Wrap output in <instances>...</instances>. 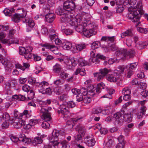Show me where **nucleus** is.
I'll list each match as a JSON object with an SVG mask.
<instances>
[{
  "label": "nucleus",
  "mask_w": 148,
  "mask_h": 148,
  "mask_svg": "<svg viewBox=\"0 0 148 148\" xmlns=\"http://www.w3.org/2000/svg\"><path fill=\"white\" fill-rule=\"evenodd\" d=\"M136 2L137 0H125L123 4L125 5H130L128 8L129 12L127 16L133 22L136 23V25L138 26L140 23L139 21L141 14H144V11L142 9V2L140 1L138 2L136 8L132 6L134 5Z\"/></svg>",
  "instance_id": "nucleus-1"
},
{
  "label": "nucleus",
  "mask_w": 148,
  "mask_h": 148,
  "mask_svg": "<svg viewBox=\"0 0 148 148\" xmlns=\"http://www.w3.org/2000/svg\"><path fill=\"white\" fill-rule=\"evenodd\" d=\"M58 130H54L52 133V136L49 137V139L51 140L53 143V147L55 148H69V145L66 140H64L60 142L58 139L60 135Z\"/></svg>",
  "instance_id": "nucleus-2"
},
{
  "label": "nucleus",
  "mask_w": 148,
  "mask_h": 148,
  "mask_svg": "<svg viewBox=\"0 0 148 148\" xmlns=\"http://www.w3.org/2000/svg\"><path fill=\"white\" fill-rule=\"evenodd\" d=\"M52 110L51 107H49L47 108L43 107L41 108L40 112L42 114V118L44 120L42 123V126L44 129H49L50 127V121L52 120L51 114Z\"/></svg>",
  "instance_id": "nucleus-3"
},
{
  "label": "nucleus",
  "mask_w": 148,
  "mask_h": 148,
  "mask_svg": "<svg viewBox=\"0 0 148 148\" xmlns=\"http://www.w3.org/2000/svg\"><path fill=\"white\" fill-rule=\"evenodd\" d=\"M56 12L61 16L60 18L61 22L66 23H68L70 25H73V21L72 20L73 16L70 12H64V10L60 8L56 10Z\"/></svg>",
  "instance_id": "nucleus-4"
},
{
  "label": "nucleus",
  "mask_w": 148,
  "mask_h": 148,
  "mask_svg": "<svg viewBox=\"0 0 148 148\" xmlns=\"http://www.w3.org/2000/svg\"><path fill=\"white\" fill-rule=\"evenodd\" d=\"M75 26V29L77 32L84 34L85 36L87 37H90L91 36L95 35L97 33L96 31L91 29L90 30H87V29L84 28L83 24H79L78 25H73Z\"/></svg>",
  "instance_id": "nucleus-5"
},
{
  "label": "nucleus",
  "mask_w": 148,
  "mask_h": 148,
  "mask_svg": "<svg viewBox=\"0 0 148 148\" xmlns=\"http://www.w3.org/2000/svg\"><path fill=\"white\" fill-rule=\"evenodd\" d=\"M135 54V51L133 49H130L127 51L126 49H119L115 53V54L116 56L125 58L128 57L131 58H132L134 57Z\"/></svg>",
  "instance_id": "nucleus-6"
},
{
  "label": "nucleus",
  "mask_w": 148,
  "mask_h": 148,
  "mask_svg": "<svg viewBox=\"0 0 148 148\" xmlns=\"http://www.w3.org/2000/svg\"><path fill=\"white\" fill-rule=\"evenodd\" d=\"M33 49L32 47L30 46L25 47H20L19 49V51L20 55H23L27 60L32 58V54L31 53Z\"/></svg>",
  "instance_id": "nucleus-7"
},
{
  "label": "nucleus",
  "mask_w": 148,
  "mask_h": 148,
  "mask_svg": "<svg viewBox=\"0 0 148 148\" xmlns=\"http://www.w3.org/2000/svg\"><path fill=\"white\" fill-rule=\"evenodd\" d=\"M60 110H57V112L58 114H62V117L65 120H66L70 117L71 115V113L69 111L68 108L64 105H60Z\"/></svg>",
  "instance_id": "nucleus-8"
},
{
  "label": "nucleus",
  "mask_w": 148,
  "mask_h": 148,
  "mask_svg": "<svg viewBox=\"0 0 148 148\" xmlns=\"http://www.w3.org/2000/svg\"><path fill=\"white\" fill-rule=\"evenodd\" d=\"M109 71L106 68L102 69L99 70V72L94 73L93 75L95 77H97V79L98 81H100L103 79Z\"/></svg>",
  "instance_id": "nucleus-9"
},
{
  "label": "nucleus",
  "mask_w": 148,
  "mask_h": 148,
  "mask_svg": "<svg viewBox=\"0 0 148 148\" xmlns=\"http://www.w3.org/2000/svg\"><path fill=\"white\" fill-rule=\"evenodd\" d=\"M75 7V4L71 0H68L65 2L63 5V9L68 12L73 10Z\"/></svg>",
  "instance_id": "nucleus-10"
},
{
  "label": "nucleus",
  "mask_w": 148,
  "mask_h": 148,
  "mask_svg": "<svg viewBox=\"0 0 148 148\" xmlns=\"http://www.w3.org/2000/svg\"><path fill=\"white\" fill-rule=\"evenodd\" d=\"M124 113V111L122 110L119 112L114 113L113 115V117L115 119V121L119 125H121L124 121L123 118V114Z\"/></svg>",
  "instance_id": "nucleus-11"
},
{
  "label": "nucleus",
  "mask_w": 148,
  "mask_h": 148,
  "mask_svg": "<svg viewBox=\"0 0 148 148\" xmlns=\"http://www.w3.org/2000/svg\"><path fill=\"white\" fill-rule=\"evenodd\" d=\"M10 121L11 123L12 124L14 127L17 129L20 128L25 123V122L24 120L18 119H13Z\"/></svg>",
  "instance_id": "nucleus-12"
},
{
  "label": "nucleus",
  "mask_w": 148,
  "mask_h": 148,
  "mask_svg": "<svg viewBox=\"0 0 148 148\" xmlns=\"http://www.w3.org/2000/svg\"><path fill=\"white\" fill-rule=\"evenodd\" d=\"M84 142L88 146L92 147L95 144L96 141L92 135L87 136L84 138Z\"/></svg>",
  "instance_id": "nucleus-13"
},
{
  "label": "nucleus",
  "mask_w": 148,
  "mask_h": 148,
  "mask_svg": "<svg viewBox=\"0 0 148 148\" xmlns=\"http://www.w3.org/2000/svg\"><path fill=\"white\" fill-rule=\"evenodd\" d=\"M15 33V30L14 29L10 30L9 33L10 38L9 39H2L1 40L2 42L3 43H8V44L14 43V42L12 38V37Z\"/></svg>",
  "instance_id": "nucleus-14"
},
{
  "label": "nucleus",
  "mask_w": 148,
  "mask_h": 148,
  "mask_svg": "<svg viewBox=\"0 0 148 148\" xmlns=\"http://www.w3.org/2000/svg\"><path fill=\"white\" fill-rule=\"evenodd\" d=\"M25 22L26 24H28V26L27 29V32L31 31L32 28L35 25V23L33 20L31 18L26 17L25 19Z\"/></svg>",
  "instance_id": "nucleus-15"
},
{
  "label": "nucleus",
  "mask_w": 148,
  "mask_h": 148,
  "mask_svg": "<svg viewBox=\"0 0 148 148\" xmlns=\"http://www.w3.org/2000/svg\"><path fill=\"white\" fill-rule=\"evenodd\" d=\"M26 12L23 14H15L12 17V20L14 22L18 23L19 21L21 18H23L26 16Z\"/></svg>",
  "instance_id": "nucleus-16"
},
{
  "label": "nucleus",
  "mask_w": 148,
  "mask_h": 148,
  "mask_svg": "<svg viewBox=\"0 0 148 148\" xmlns=\"http://www.w3.org/2000/svg\"><path fill=\"white\" fill-rule=\"evenodd\" d=\"M55 17L54 14L52 13H48L45 16V21L48 23H52L54 20Z\"/></svg>",
  "instance_id": "nucleus-17"
},
{
  "label": "nucleus",
  "mask_w": 148,
  "mask_h": 148,
  "mask_svg": "<svg viewBox=\"0 0 148 148\" xmlns=\"http://www.w3.org/2000/svg\"><path fill=\"white\" fill-rule=\"evenodd\" d=\"M83 24L84 26L87 27H88V30H90V29H91L95 31L94 28L95 27V25L94 24L91 23V22L89 21H87L85 20L83 21Z\"/></svg>",
  "instance_id": "nucleus-18"
},
{
  "label": "nucleus",
  "mask_w": 148,
  "mask_h": 148,
  "mask_svg": "<svg viewBox=\"0 0 148 148\" xmlns=\"http://www.w3.org/2000/svg\"><path fill=\"white\" fill-rule=\"evenodd\" d=\"M95 88L93 86H90L87 89V96H89L90 97H92L95 95Z\"/></svg>",
  "instance_id": "nucleus-19"
},
{
  "label": "nucleus",
  "mask_w": 148,
  "mask_h": 148,
  "mask_svg": "<svg viewBox=\"0 0 148 148\" xmlns=\"http://www.w3.org/2000/svg\"><path fill=\"white\" fill-rule=\"evenodd\" d=\"M29 66V64L27 63H23V66L18 63L15 64V67L16 68L20 69L23 71H24L26 69L28 68Z\"/></svg>",
  "instance_id": "nucleus-20"
},
{
  "label": "nucleus",
  "mask_w": 148,
  "mask_h": 148,
  "mask_svg": "<svg viewBox=\"0 0 148 148\" xmlns=\"http://www.w3.org/2000/svg\"><path fill=\"white\" fill-rule=\"evenodd\" d=\"M42 46L43 47H45L46 49H51V51L55 54L57 55L59 53L58 50L56 51L55 49H53V48L55 47L54 45H51L49 43H46L43 44Z\"/></svg>",
  "instance_id": "nucleus-21"
},
{
  "label": "nucleus",
  "mask_w": 148,
  "mask_h": 148,
  "mask_svg": "<svg viewBox=\"0 0 148 148\" xmlns=\"http://www.w3.org/2000/svg\"><path fill=\"white\" fill-rule=\"evenodd\" d=\"M95 51L94 49H92V51H91L90 55L91 57H95L99 59H101L103 60H105L106 59V57L102 55H99L98 54H95Z\"/></svg>",
  "instance_id": "nucleus-22"
},
{
  "label": "nucleus",
  "mask_w": 148,
  "mask_h": 148,
  "mask_svg": "<svg viewBox=\"0 0 148 148\" xmlns=\"http://www.w3.org/2000/svg\"><path fill=\"white\" fill-rule=\"evenodd\" d=\"M76 129L79 134H81L82 136H84L86 133V130L82 125H77L76 127Z\"/></svg>",
  "instance_id": "nucleus-23"
},
{
  "label": "nucleus",
  "mask_w": 148,
  "mask_h": 148,
  "mask_svg": "<svg viewBox=\"0 0 148 148\" xmlns=\"http://www.w3.org/2000/svg\"><path fill=\"white\" fill-rule=\"evenodd\" d=\"M125 67L123 66H120L114 70V74L116 75H118L123 72L125 70Z\"/></svg>",
  "instance_id": "nucleus-24"
},
{
  "label": "nucleus",
  "mask_w": 148,
  "mask_h": 148,
  "mask_svg": "<svg viewBox=\"0 0 148 148\" xmlns=\"http://www.w3.org/2000/svg\"><path fill=\"white\" fill-rule=\"evenodd\" d=\"M86 47V45L85 43H80L76 45L75 47L76 49L78 51H81L85 49Z\"/></svg>",
  "instance_id": "nucleus-25"
},
{
  "label": "nucleus",
  "mask_w": 148,
  "mask_h": 148,
  "mask_svg": "<svg viewBox=\"0 0 148 148\" xmlns=\"http://www.w3.org/2000/svg\"><path fill=\"white\" fill-rule=\"evenodd\" d=\"M123 116L124 121L129 122L132 121V115L130 113L124 114Z\"/></svg>",
  "instance_id": "nucleus-26"
},
{
  "label": "nucleus",
  "mask_w": 148,
  "mask_h": 148,
  "mask_svg": "<svg viewBox=\"0 0 148 148\" xmlns=\"http://www.w3.org/2000/svg\"><path fill=\"white\" fill-rule=\"evenodd\" d=\"M64 63L66 65V67L69 69H71V59L70 60L67 57L64 58Z\"/></svg>",
  "instance_id": "nucleus-27"
},
{
  "label": "nucleus",
  "mask_w": 148,
  "mask_h": 148,
  "mask_svg": "<svg viewBox=\"0 0 148 148\" xmlns=\"http://www.w3.org/2000/svg\"><path fill=\"white\" fill-rule=\"evenodd\" d=\"M72 20L73 21V23L74 24L73 25H71L72 26L78 25L79 24H82V23H81L82 21V18L80 17H77L75 18H74L73 17L72 18Z\"/></svg>",
  "instance_id": "nucleus-28"
},
{
  "label": "nucleus",
  "mask_w": 148,
  "mask_h": 148,
  "mask_svg": "<svg viewBox=\"0 0 148 148\" xmlns=\"http://www.w3.org/2000/svg\"><path fill=\"white\" fill-rule=\"evenodd\" d=\"M3 12L5 16H10L12 15V13L14 12V10L13 8H11L10 9L5 8L3 11Z\"/></svg>",
  "instance_id": "nucleus-29"
},
{
  "label": "nucleus",
  "mask_w": 148,
  "mask_h": 148,
  "mask_svg": "<svg viewBox=\"0 0 148 148\" xmlns=\"http://www.w3.org/2000/svg\"><path fill=\"white\" fill-rule=\"evenodd\" d=\"M98 58L95 57H91L89 59V62H88V65H91L93 64L94 65L96 64L99 62Z\"/></svg>",
  "instance_id": "nucleus-30"
},
{
  "label": "nucleus",
  "mask_w": 148,
  "mask_h": 148,
  "mask_svg": "<svg viewBox=\"0 0 148 148\" xmlns=\"http://www.w3.org/2000/svg\"><path fill=\"white\" fill-rule=\"evenodd\" d=\"M79 73L81 76H84L86 74V71L84 69H81L78 68L75 72V74L77 75Z\"/></svg>",
  "instance_id": "nucleus-31"
},
{
  "label": "nucleus",
  "mask_w": 148,
  "mask_h": 148,
  "mask_svg": "<svg viewBox=\"0 0 148 148\" xmlns=\"http://www.w3.org/2000/svg\"><path fill=\"white\" fill-rule=\"evenodd\" d=\"M78 64L80 66H84L88 65V62L83 58H78Z\"/></svg>",
  "instance_id": "nucleus-32"
},
{
  "label": "nucleus",
  "mask_w": 148,
  "mask_h": 148,
  "mask_svg": "<svg viewBox=\"0 0 148 148\" xmlns=\"http://www.w3.org/2000/svg\"><path fill=\"white\" fill-rule=\"evenodd\" d=\"M20 116H19L20 118H22L24 119H27L29 117L30 115L29 113V111L27 110H25L22 113H21Z\"/></svg>",
  "instance_id": "nucleus-33"
},
{
  "label": "nucleus",
  "mask_w": 148,
  "mask_h": 148,
  "mask_svg": "<svg viewBox=\"0 0 148 148\" xmlns=\"http://www.w3.org/2000/svg\"><path fill=\"white\" fill-rule=\"evenodd\" d=\"M112 107L109 106L106 109L101 110V112L104 115H108L112 111Z\"/></svg>",
  "instance_id": "nucleus-34"
},
{
  "label": "nucleus",
  "mask_w": 148,
  "mask_h": 148,
  "mask_svg": "<svg viewBox=\"0 0 148 148\" xmlns=\"http://www.w3.org/2000/svg\"><path fill=\"white\" fill-rule=\"evenodd\" d=\"M62 47L64 49L69 50L72 47V44L69 42H65L62 43Z\"/></svg>",
  "instance_id": "nucleus-35"
},
{
  "label": "nucleus",
  "mask_w": 148,
  "mask_h": 148,
  "mask_svg": "<svg viewBox=\"0 0 148 148\" xmlns=\"http://www.w3.org/2000/svg\"><path fill=\"white\" fill-rule=\"evenodd\" d=\"M133 35L132 31L130 29H128L125 32L122 33L121 35V36L122 38H124L126 36H132Z\"/></svg>",
  "instance_id": "nucleus-36"
},
{
  "label": "nucleus",
  "mask_w": 148,
  "mask_h": 148,
  "mask_svg": "<svg viewBox=\"0 0 148 148\" xmlns=\"http://www.w3.org/2000/svg\"><path fill=\"white\" fill-rule=\"evenodd\" d=\"M108 92L109 94L106 95L101 97V98L106 97L109 98V99L111 98V95L114 92V89H109L108 90Z\"/></svg>",
  "instance_id": "nucleus-37"
},
{
  "label": "nucleus",
  "mask_w": 148,
  "mask_h": 148,
  "mask_svg": "<svg viewBox=\"0 0 148 148\" xmlns=\"http://www.w3.org/2000/svg\"><path fill=\"white\" fill-rule=\"evenodd\" d=\"M80 119L79 118L74 120H69L67 121L66 122V125L68 126H69V128H71L73 127L74 125V121L77 122Z\"/></svg>",
  "instance_id": "nucleus-38"
},
{
  "label": "nucleus",
  "mask_w": 148,
  "mask_h": 148,
  "mask_svg": "<svg viewBox=\"0 0 148 148\" xmlns=\"http://www.w3.org/2000/svg\"><path fill=\"white\" fill-rule=\"evenodd\" d=\"M48 85L49 84L47 82L43 81L41 82H37L36 85L38 87L42 88L45 87V86H48Z\"/></svg>",
  "instance_id": "nucleus-39"
},
{
  "label": "nucleus",
  "mask_w": 148,
  "mask_h": 148,
  "mask_svg": "<svg viewBox=\"0 0 148 148\" xmlns=\"http://www.w3.org/2000/svg\"><path fill=\"white\" fill-rule=\"evenodd\" d=\"M107 79L110 82H115L116 81V78L114 75L112 74L108 75L106 77Z\"/></svg>",
  "instance_id": "nucleus-40"
},
{
  "label": "nucleus",
  "mask_w": 148,
  "mask_h": 148,
  "mask_svg": "<svg viewBox=\"0 0 148 148\" xmlns=\"http://www.w3.org/2000/svg\"><path fill=\"white\" fill-rule=\"evenodd\" d=\"M104 86H105V85L102 82L98 84L97 87L95 88L96 92L99 93L101 92V90L104 88Z\"/></svg>",
  "instance_id": "nucleus-41"
},
{
  "label": "nucleus",
  "mask_w": 148,
  "mask_h": 148,
  "mask_svg": "<svg viewBox=\"0 0 148 148\" xmlns=\"http://www.w3.org/2000/svg\"><path fill=\"white\" fill-rule=\"evenodd\" d=\"M20 141H22L26 143L29 141V138L25 136L24 134H21L20 135Z\"/></svg>",
  "instance_id": "nucleus-42"
},
{
  "label": "nucleus",
  "mask_w": 148,
  "mask_h": 148,
  "mask_svg": "<svg viewBox=\"0 0 148 148\" xmlns=\"http://www.w3.org/2000/svg\"><path fill=\"white\" fill-rule=\"evenodd\" d=\"M47 143L44 144V146L43 148H51V145H53V143H52V141L49 140V141L48 140H47L46 141Z\"/></svg>",
  "instance_id": "nucleus-43"
},
{
  "label": "nucleus",
  "mask_w": 148,
  "mask_h": 148,
  "mask_svg": "<svg viewBox=\"0 0 148 148\" xmlns=\"http://www.w3.org/2000/svg\"><path fill=\"white\" fill-rule=\"evenodd\" d=\"M61 69V67L60 65L57 63L53 66V70L54 71L56 72H60Z\"/></svg>",
  "instance_id": "nucleus-44"
},
{
  "label": "nucleus",
  "mask_w": 148,
  "mask_h": 148,
  "mask_svg": "<svg viewBox=\"0 0 148 148\" xmlns=\"http://www.w3.org/2000/svg\"><path fill=\"white\" fill-rule=\"evenodd\" d=\"M62 29L63 30V32L66 35H71L73 33L72 30L70 29H64L62 27Z\"/></svg>",
  "instance_id": "nucleus-45"
},
{
  "label": "nucleus",
  "mask_w": 148,
  "mask_h": 148,
  "mask_svg": "<svg viewBox=\"0 0 148 148\" xmlns=\"http://www.w3.org/2000/svg\"><path fill=\"white\" fill-rule=\"evenodd\" d=\"M138 65L137 62H134L127 65V67L129 68V69L132 70L133 69H135Z\"/></svg>",
  "instance_id": "nucleus-46"
},
{
  "label": "nucleus",
  "mask_w": 148,
  "mask_h": 148,
  "mask_svg": "<svg viewBox=\"0 0 148 148\" xmlns=\"http://www.w3.org/2000/svg\"><path fill=\"white\" fill-rule=\"evenodd\" d=\"M131 92L130 90L127 87L124 88L122 91L123 95H130Z\"/></svg>",
  "instance_id": "nucleus-47"
},
{
  "label": "nucleus",
  "mask_w": 148,
  "mask_h": 148,
  "mask_svg": "<svg viewBox=\"0 0 148 148\" xmlns=\"http://www.w3.org/2000/svg\"><path fill=\"white\" fill-rule=\"evenodd\" d=\"M35 94L32 90H30V92L28 94L27 96V98H26V100H29L32 99L34 97Z\"/></svg>",
  "instance_id": "nucleus-48"
},
{
  "label": "nucleus",
  "mask_w": 148,
  "mask_h": 148,
  "mask_svg": "<svg viewBox=\"0 0 148 148\" xmlns=\"http://www.w3.org/2000/svg\"><path fill=\"white\" fill-rule=\"evenodd\" d=\"M100 44V42L98 41L94 42L92 43L91 47L92 49H95L98 48Z\"/></svg>",
  "instance_id": "nucleus-49"
},
{
  "label": "nucleus",
  "mask_w": 148,
  "mask_h": 148,
  "mask_svg": "<svg viewBox=\"0 0 148 148\" xmlns=\"http://www.w3.org/2000/svg\"><path fill=\"white\" fill-rule=\"evenodd\" d=\"M2 118L3 120L5 121H8L10 119V116L9 114L7 112H4L2 115Z\"/></svg>",
  "instance_id": "nucleus-50"
},
{
  "label": "nucleus",
  "mask_w": 148,
  "mask_h": 148,
  "mask_svg": "<svg viewBox=\"0 0 148 148\" xmlns=\"http://www.w3.org/2000/svg\"><path fill=\"white\" fill-rule=\"evenodd\" d=\"M53 91L56 94L59 95L62 93V90L60 87H57L54 88Z\"/></svg>",
  "instance_id": "nucleus-51"
},
{
  "label": "nucleus",
  "mask_w": 148,
  "mask_h": 148,
  "mask_svg": "<svg viewBox=\"0 0 148 148\" xmlns=\"http://www.w3.org/2000/svg\"><path fill=\"white\" fill-rule=\"evenodd\" d=\"M71 69L72 66H75L78 63V58H72L71 59Z\"/></svg>",
  "instance_id": "nucleus-52"
},
{
  "label": "nucleus",
  "mask_w": 148,
  "mask_h": 148,
  "mask_svg": "<svg viewBox=\"0 0 148 148\" xmlns=\"http://www.w3.org/2000/svg\"><path fill=\"white\" fill-rule=\"evenodd\" d=\"M14 97L16 99L18 100L23 101L25 99L26 100V99L25 96L21 95H15Z\"/></svg>",
  "instance_id": "nucleus-53"
},
{
  "label": "nucleus",
  "mask_w": 148,
  "mask_h": 148,
  "mask_svg": "<svg viewBox=\"0 0 148 148\" xmlns=\"http://www.w3.org/2000/svg\"><path fill=\"white\" fill-rule=\"evenodd\" d=\"M79 93L84 97L87 95V91L85 88H82L79 90Z\"/></svg>",
  "instance_id": "nucleus-54"
},
{
  "label": "nucleus",
  "mask_w": 148,
  "mask_h": 148,
  "mask_svg": "<svg viewBox=\"0 0 148 148\" xmlns=\"http://www.w3.org/2000/svg\"><path fill=\"white\" fill-rule=\"evenodd\" d=\"M91 97L86 96L84 97L83 102L86 103H90L91 101Z\"/></svg>",
  "instance_id": "nucleus-55"
},
{
  "label": "nucleus",
  "mask_w": 148,
  "mask_h": 148,
  "mask_svg": "<svg viewBox=\"0 0 148 148\" xmlns=\"http://www.w3.org/2000/svg\"><path fill=\"white\" fill-rule=\"evenodd\" d=\"M28 83L32 85H36L37 82L36 81V79L32 77L29 78L28 79Z\"/></svg>",
  "instance_id": "nucleus-56"
},
{
  "label": "nucleus",
  "mask_w": 148,
  "mask_h": 148,
  "mask_svg": "<svg viewBox=\"0 0 148 148\" xmlns=\"http://www.w3.org/2000/svg\"><path fill=\"white\" fill-rule=\"evenodd\" d=\"M43 140L39 137H37L34 138V142L36 144H39L42 143Z\"/></svg>",
  "instance_id": "nucleus-57"
},
{
  "label": "nucleus",
  "mask_w": 148,
  "mask_h": 148,
  "mask_svg": "<svg viewBox=\"0 0 148 148\" xmlns=\"http://www.w3.org/2000/svg\"><path fill=\"white\" fill-rule=\"evenodd\" d=\"M22 89L24 91L27 92L31 90L30 86L27 84H25L22 86Z\"/></svg>",
  "instance_id": "nucleus-58"
},
{
  "label": "nucleus",
  "mask_w": 148,
  "mask_h": 148,
  "mask_svg": "<svg viewBox=\"0 0 148 148\" xmlns=\"http://www.w3.org/2000/svg\"><path fill=\"white\" fill-rule=\"evenodd\" d=\"M101 110L100 108H93L92 112L93 114H98L101 112Z\"/></svg>",
  "instance_id": "nucleus-59"
},
{
  "label": "nucleus",
  "mask_w": 148,
  "mask_h": 148,
  "mask_svg": "<svg viewBox=\"0 0 148 148\" xmlns=\"http://www.w3.org/2000/svg\"><path fill=\"white\" fill-rule=\"evenodd\" d=\"M38 120L36 119H32L30 120L29 123L31 125L34 126L37 124L38 123Z\"/></svg>",
  "instance_id": "nucleus-60"
},
{
  "label": "nucleus",
  "mask_w": 148,
  "mask_h": 148,
  "mask_svg": "<svg viewBox=\"0 0 148 148\" xmlns=\"http://www.w3.org/2000/svg\"><path fill=\"white\" fill-rule=\"evenodd\" d=\"M124 8L123 6L121 5H119L116 8V12H121L124 10Z\"/></svg>",
  "instance_id": "nucleus-61"
},
{
  "label": "nucleus",
  "mask_w": 148,
  "mask_h": 148,
  "mask_svg": "<svg viewBox=\"0 0 148 148\" xmlns=\"http://www.w3.org/2000/svg\"><path fill=\"white\" fill-rule=\"evenodd\" d=\"M21 113H19L18 111H16L14 112V118L13 119H21V118H20L19 116H20Z\"/></svg>",
  "instance_id": "nucleus-62"
},
{
  "label": "nucleus",
  "mask_w": 148,
  "mask_h": 148,
  "mask_svg": "<svg viewBox=\"0 0 148 148\" xmlns=\"http://www.w3.org/2000/svg\"><path fill=\"white\" fill-rule=\"evenodd\" d=\"M60 75L62 78L65 79L68 77L69 74L64 71H62Z\"/></svg>",
  "instance_id": "nucleus-63"
},
{
  "label": "nucleus",
  "mask_w": 148,
  "mask_h": 148,
  "mask_svg": "<svg viewBox=\"0 0 148 148\" xmlns=\"http://www.w3.org/2000/svg\"><path fill=\"white\" fill-rule=\"evenodd\" d=\"M52 92V90L49 87L46 89L45 93L49 95H51Z\"/></svg>",
  "instance_id": "nucleus-64"
}]
</instances>
